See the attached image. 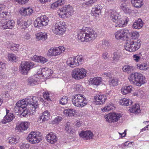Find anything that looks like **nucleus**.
Returning a JSON list of instances; mask_svg holds the SVG:
<instances>
[{
  "instance_id": "nucleus-1",
  "label": "nucleus",
  "mask_w": 149,
  "mask_h": 149,
  "mask_svg": "<svg viewBox=\"0 0 149 149\" xmlns=\"http://www.w3.org/2000/svg\"><path fill=\"white\" fill-rule=\"evenodd\" d=\"M97 34L92 29L89 27H83L80 30L77 34V38L81 42H88L94 40Z\"/></svg>"
},
{
  "instance_id": "nucleus-2",
  "label": "nucleus",
  "mask_w": 149,
  "mask_h": 149,
  "mask_svg": "<svg viewBox=\"0 0 149 149\" xmlns=\"http://www.w3.org/2000/svg\"><path fill=\"white\" fill-rule=\"evenodd\" d=\"M145 77L142 74L136 72L131 74L128 77L130 82L136 86H141L145 83Z\"/></svg>"
},
{
  "instance_id": "nucleus-3",
  "label": "nucleus",
  "mask_w": 149,
  "mask_h": 149,
  "mask_svg": "<svg viewBox=\"0 0 149 149\" xmlns=\"http://www.w3.org/2000/svg\"><path fill=\"white\" fill-rule=\"evenodd\" d=\"M118 14L115 11L111 10L110 17L111 20L115 22V26L116 27H122L126 26L128 21L127 19L123 20L118 16Z\"/></svg>"
},
{
  "instance_id": "nucleus-4",
  "label": "nucleus",
  "mask_w": 149,
  "mask_h": 149,
  "mask_svg": "<svg viewBox=\"0 0 149 149\" xmlns=\"http://www.w3.org/2000/svg\"><path fill=\"white\" fill-rule=\"evenodd\" d=\"M141 43L140 40L134 41L133 40H127L124 45L125 50L130 52H135L139 49Z\"/></svg>"
},
{
  "instance_id": "nucleus-5",
  "label": "nucleus",
  "mask_w": 149,
  "mask_h": 149,
  "mask_svg": "<svg viewBox=\"0 0 149 149\" xmlns=\"http://www.w3.org/2000/svg\"><path fill=\"white\" fill-rule=\"evenodd\" d=\"M26 102L24 101H19L17 102L14 108L15 111L16 113H19L22 116L26 117L28 114H31V113L26 110Z\"/></svg>"
},
{
  "instance_id": "nucleus-6",
  "label": "nucleus",
  "mask_w": 149,
  "mask_h": 149,
  "mask_svg": "<svg viewBox=\"0 0 149 149\" xmlns=\"http://www.w3.org/2000/svg\"><path fill=\"white\" fill-rule=\"evenodd\" d=\"M72 104L75 106L82 107L87 104L86 99L80 94H76L73 95L72 98Z\"/></svg>"
},
{
  "instance_id": "nucleus-7",
  "label": "nucleus",
  "mask_w": 149,
  "mask_h": 149,
  "mask_svg": "<svg viewBox=\"0 0 149 149\" xmlns=\"http://www.w3.org/2000/svg\"><path fill=\"white\" fill-rule=\"evenodd\" d=\"M66 30V25L65 23L62 21H57L52 30L54 33L58 35H63Z\"/></svg>"
},
{
  "instance_id": "nucleus-8",
  "label": "nucleus",
  "mask_w": 149,
  "mask_h": 149,
  "mask_svg": "<svg viewBox=\"0 0 149 149\" xmlns=\"http://www.w3.org/2000/svg\"><path fill=\"white\" fill-rule=\"evenodd\" d=\"M87 71L83 68H76L72 72V78L75 79L79 80L83 79L86 76Z\"/></svg>"
},
{
  "instance_id": "nucleus-9",
  "label": "nucleus",
  "mask_w": 149,
  "mask_h": 149,
  "mask_svg": "<svg viewBox=\"0 0 149 149\" xmlns=\"http://www.w3.org/2000/svg\"><path fill=\"white\" fill-rule=\"evenodd\" d=\"M27 139L32 144L38 143L42 139L40 133L36 131L31 132Z\"/></svg>"
},
{
  "instance_id": "nucleus-10",
  "label": "nucleus",
  "mask_w": 149,
  "mask_h": 149,
  "mask_svg": "<svg viewBox=\"0 0 149 149\" xmlns=\"http://www.w3.org/2000/svg\"><path fill=\"white\" fill-rule=\"evenodd\" d=\"M60 11L59 15L62 18L66 17L67 13L70 15H71L74 13L73 7L70 5L63 7L60 9Z\"/></svg>"
},
{
  "instance_id": "nucleus-11",
  "label": "nucleus",
  "mask_w": 149,
  "mask_h": 149,
  "mask_svg": "<svg viewBox=\"0 0 149 149\" xmlns=\"http://www.w3.org/2000/svg\"><path fill=\"white\" fill-rule=\"evenodd\" d=\"M34 65V63L32 62L27 61L22 62L20 68L21 72L24 74H27L28 71L33 68Z\"/></svg>"
},
{
  "instance_id": "nucleus-12",
  "label": "nucleus",
  "mask_w": 149,
  "mask_h": 149,
  "mask_svg": "<svg viewBox=\"0 0 149 149\" xmlns=\"http://www.w3.org/2000/svg\"><path fill=\"white\" fill-rule=\"evenodd\" d=\"M121 117L120 113H110L104 116L106 120L109 123L117 122Z\"/></svg>"
},
{
  "instance_id": "nucleus-13",
  "label": "nucleus",
  "mask_w": 149,
  "mask_h": 149,
  "mask_svg": "<svg viewBox=\"0 0 149 149\" xmlns=\"http://www.w3.org/2000/svg\"><path fill=\"white\" fill-rule=\"evenodd\" d=\"M22 101H24L25 102H26V105L29 104L30 106L33 107L34 111L38 107V98L35 97H30L28 98L23 99Z\"/></svg>"
},
{
  "instance_id": "nucleus-14",
  "label": "nucleus",
  "mask_w": 149,
  "mask_h": 149,
  "mask_svg": "<svg viewBox=\"0 0 149 149\" xmlns=\"http://www.w3.org/2000/svg\"><path fill=\"white\" fill-rule=\"evenodd\" d=\"M128 31L127 29H121L118 30L114 34L115 38L118 40H124L127 37Z\"/></svg>"
},
{
  "instance_id": "nucleus-15",
  "label": "nucleus",
  "mask_w": 149,
  "mask_h": 149,
  "mask_svg": "<svg viewBox=\"0 0 149 149\" xmlns=\"http://www.w3.org/2000/svg\"><path fill=\"white\" fill-rule=\"evenodd\" d=\"M80 137L85 140L92 139L93 137V134L90 130L82 131L79 134Z\"/></svg>"
},
{
  "instance_id": "nucleus-16",
  "label": "nucleus",
  "mask_w": 149,
  "mask_h": 149,
  "mask_svg": "<svg viewBox=\"0 0 149 149\" xmlns=\"http://www.w3.org/2000/svg\"><path fill=\"white\" fill-rule=\"evenodd\" d=\"M2 29H11L15 25V22L13 20L6 21L3 20L2 22Z\"/></svg>"
},
{
  "instance_id": "nucleus-17",
  "label": "nucleus",
  "mask_w": 149,
  "mask_h": 149,
  "mask_svg": "<svg viewBox=\"0 0 149 149\" xmlns=\"http://www.w3.org/2000/svg\"><path fill=\"white\" fill-rule=\"evenodd\" d=\"M94 98L96 102V104L97 105L104 104L107 99V97L105 95L101 94L96 95Z\"/></svg>"
},
{
  "instance_id": "nucleus-18",
  "label": "nucleus",
  "mask_w": 149,
  "mask_h": 149,
  "mask_svg": "<svg viewBox=\"0 0 149 149\" xmlns=\"http://www.w3.org/2000/svg\"><path fill=\"white\" fill-rule=\"evenodd\" d=\"M46 138L47 141L51 144L56 143L57 140L56 136L55 134L52 132H50L47 134Z\"/></svg>"
},
{
  "instance_id": "nucleus-19",
  "label": "nucleus",
  "mask_w": 149,
  "mask_h": 149,
  "mask_svg": "<svg viewBox=\"0 0 149 149\" xmlns=\"http://www.w3.org/2000/svg\"><path fill=\"white\" fill-rule=\"evenodd\" d=\"M102 7L100 5H97L94 6L91 10V14L93 16H97L99 15L101 12V10Z\"/></svg>"
},
{
  "instance_id": "nucleus-20",
  "label": "nucleus",
  "mask_w": 149,
  "mask_h": 149,
  "mask_svg": "<svg viewBox=\"0 0 149 149\" xmlns=\"http://www.w3.org/2000/svg\"><path fill=\"white\" fill-rule=\"evenodd\" d=\"M76 61L75 57H70L68 58L66 61L67 65L72 68H74L79 66V64Z\"/></svg>"
},
{
  "instance_id": "nucleus-21",
  "label": "nucleus",
  "mask_w": 149,
  "mask_h": 149,
  "mask_svg": "<svg viewBox=\"0 0 149 149\" xmlns=\"http://www.w3.org/2000/svg\"><path fill=\"white\" fill-rule=\"evenodd\" d=\"M50 117V114L47 110L44 111L40 116L38 121L40 122L45 121L49 119Z\"/></svg>"
},
{
  "instance_id": "nucleus-22",
  "label": "nucleus",
  "mask_w": 149,
  "mask_h": 149,
  "mask_svg": "<svg viewBox=\"0 0 149 149\" xmlns=\"http://www.w3.org/2000/svg\"><path fill=\"white\" fill-rule=\"evenodd\" d=\"M14 118L13 113H10L9 114L6 115L1 120L3 124H6L11 121Z\"/></svg>"
},
{
  "instance_id": "nucleus-23",
  "label": "nucleus",
  "mask_w": 149,
  "mask_h": 149,
  "mask_svg": "<svg viewBox=\"0 0 149 149\" xmlns=\"http://www.w3.org/2000/svg\"><path fill=\"white\" fill-rule=\"evenodd\" d=\"M29 125L28 122H22L21 123L16 127V130H20V131L26 130Z\"/></svg>"
},
{
  "instance_id": "nucleus-24",
  "label": "nucleus",
  "mask_w": 149,
  "mask_h": 149,
  "mask_svg": "<svg viewBox=\"0 0 149 149\" xmlns=\"http://www.w3.org/2000/svg\"><path fill=\"white\" fill-rule=\"evenodd\" d=\"M143 22L141 19H139L135 20L132 25L133 28L139 29L142 28L143 26Z\"/></svg>"
},
{
  "instance_id": "nucleus-25",
  "label": "nucleus",
  "mask_w": 149,
  "mask_h": 149,
  "mask_svg": "<svg viewBox=\"0 0 149 149\" xmlns=\"http://www.w3.org/2000/svg\"><path fill=\"white\" fill-rule=\"evenodd\" d=\"M123 1L124 2L121 3L120 5L121 8L125 13H130L131 12V10L128 7V4L126 3L127 1Z\"/></svg>"
},
{
  "instance_id": "nucleus-26",
  "label": "nucleus",
  "mask_w": 149,
  "mask_h": 149,
  "mask_svg": "<svg viewBox=\"0 0 149 149\" xmlns=\"http://www.w3.org/2000/svg\"><path fill=\"white\" fill-rule=\"evenodd\" d=\"M122 56L121 52L120 50H118L116 52H115L113 53V56L112 62L116 63L119 60Z\"/></svg>"
},
{
  "instance_id": "nucleus-27",
  "label": "nucleus",
  "mask_w": 149,
  "mask_h": 149,
  "mask_svg": "<svg viewBox=\"0 0 149 149\" xmlns=\"http://www.w3.org/2000/svg\"><path fill=\"white\" fill-rule=\"evenodd\" d=\"M129 110L130 112L135 114H137L141 111L139 105L136 104L130 108Z\"/></svg>"
},
{
  "instance_id": "nucleus-28",
  "label": "nucleus",
  "mask_w": 149,
  "mask_h": 149,
  "mask_svg": "<svg viewBox=\"0 0 149 149\" xmlns=\"http://www.w3.org/2000/svg\"><path fill=\"white\" fill-rule=\"evenodd\" d=\"M132 86H125L121 89V93L124 95H125L130 93L132 90Z\"/></svg>"
},
{
  "instance_id": "nucleus-29",
  "label": "nucleus",
  "mask_w": 149,
  "mask_h": 149,
  "mask_svg": "<svg viewBox=\"0 0 149 149\" xmlns=\"http://www.w3.org/2000/svg\"><path fill=\"white\" fill-rule=\"evenodd\" d=\"M102 81V79L100 77H96L94 78H91L90 79V82L91 84L95 85L98 86Z\"/></svg>"
},
{
  "instance_id": "nucleus-30",
  "label": "nucleus",
  "mask_w": 149,
  "mask_h": 149,
  "mask_svg": "<svg viewBox=\"0 0 149 149\" xmlns=\"http://www.w3.org/2000/svg\"><path fill=\"white\" fill-rule=\"evenodd\" d=\"M75 113V110L72 109H66L63 111L64 114L67 116H74Z\"/></svg>"
},
{
  "instance_id": "nucleus-31",
  "label": "nucleus",
  "mask_w": 149,
  "mask_h": 149,
  "mask_svg": "<svg viewBox=\"0 0 149 149\" xmlns=\"http://www.w3.org/2000/svg\"><path fill=\"white\" fill-rule=\"evenodd\" d=\"M119 103L122 105L128 106L131 105L132 102L130 100L123 98L120 100Z\"/></svg>"
},
{
  "instance_id": "nucleus-32",
  "label": "nucleus",
  "mask_w": 149,
  "mask_h": 149,
  "mask_svg": "<svg viewBox=\"0 0 149 149\" xmlns=\"http://www.w3.org/2000/svg\"><path fill=\"white\" fill-rule=\"evenodd\" d=\"M132 5L136 8H140L143 4V0H131Z\"/></svg>"
},
{
  "instance_id": "nucleus-33",
  "label": "nucleus",
  "mask_w": 149,
  "mask_h": 149,
  "mask_svg": "<svg viewBox=\"0 0 149 149\" xmlns=\"http://www.w3.org/2000/svg\"><path fill=\"white\" fill-rule=\"evenodd\" d=\"M134 67L131 65H124L122 68V70L123 72L130 73L134 70Z\"/></svg>"
},
{
  "instance_id": "nucleus-34",
  "label": "nucleus",
  "mask_w": 149,
  "mask_h": 149,
  "mask_svg": "<svg viewBox=\"0 0 149 149\" xmlns=\"http://www.w3.org/2000/svg\"><path fill=\"white\" fill-rule=\"evenodd\" d=\"M36 38L39 40H45L47 38L46 33L40 32L37 33L36 35Z\"/></svg>"
},
{
  "instance_id": "nucleus-35",
  "label": "nucleus",
  "mask_w": 149,
  "mask_h": 149,
  "mask_svg": "<svg viewBox=\"0 0 149 149\" xmlns=\"http://www.w3.org/2000/svg\"><path fill=\"white\" fill-rule=\"evenodd\" d=\"M42 76H45L48 77L52 74V71L51 69H48L47 68H42Z\"/></svg>"
},
{
  "instance_id": "nucleus-36",
  "label": "nucleus",
  "mask_w": 149,
  "mask_h": 149,
  "mask_svg": "<svg viewBox=\"0 0 149 149\" xmlns=\"http://www.w3.org/2000/svg\"><path fill=\"white\" fill-rule=\"evenodd\" d=\"M64 47L62 46H60L54 49V52L56 56L60 54L65 50Z\"/></svg>"
},
{
  "instance_id": "nucleus-37",
  "label": "nucleus",
  "mask_w": 149,
  "mask_h": 149,
  "mask_svg": "<svg viewBox=\"0 0 149 149\" xmlns=\"http://www.w3.org/2000/svg\"><path fill=\"white\" fill-rule=\"evenodd\" d=\"M35 79L34 76L29 77L28 79V84L32 86L36 85L37 83V80Z\"/></svg>"
},
{
  "instance_id": "nucleus-38",
  "label": "nucleus",
  "mask_w": 149,
  "mask_h": 149,
  "mask_svg": "<svg viewBox=\"0 0 149 149\" xmlns=\"http://www.w3.org/2000/svg\"><path fill=\"white\" fill-rule=\"evenodd\" d=\"M35 26L36 27H38L40 29L42 26H45L41 22L39 17H38L36 19L34 22Z\"/></svg>"
},
{
  "instance_id": "nucleus-39",
  "label": "nucleus",
  "mask_w": 149,
  "mask_h": 149,
  "mask_svg": "<svg viewBox=\"0 0 149 149\" xmlns=\"http://www.w3.org/2000/svg\"><path fill=\"white\" fill-rule=\"evenodd\" d=\"M137 68L141 70H145L148 68V65L146 63H142L137 65Z\"/></svg>"
},
{
  "instance_id": "nucleus-40",
  "label": "nucleus",
  "mask_w": 149,
  "mask_h": 149,
  "mask_svg": "<svg viewBox=\"0 0 149 149\" xmlns=\"http://www.w3.org/2000/svg\"><path fill=\"white\" fill-rule=\"evenodd\" d=\"M74 89L75 92L80 93L82 92L83 88L82 86L79 84H77L74 87Z\"/></svg>"
},
{
  "instance_id": "nucleus-41",
  "label": "nucleus",
  "mask_w": 149,
  "mask_h": 149,
  "mask_svg": "<svg viewBox=\"0 0 149 149\" xmlns=\"http://www.w3.org/2000/svg\"><path fill=\"white\" fill-rule=\"evenodd\" d=\"M114 107L113 104L112 103L108 104L105 107L102 109L103 111H109L113 109Z\"/></svg>"
},
{
  "instance_id": "nucleus-42",
  "label": "nucleus",
  "mask_w": 149,
  "mask_h": 149,
  "mask_svg": "<svg viewBox=\"0 0 149 149\" xmlns=\"http://www.w3.org/2000/svg\"><path fill=\"white\" fill-rule=\"evenodd\" d=\"M42 22L45 26L47 25L49 22L48 18L45 15L41 16L39 17Z\"/></svg>"
},
{
  "instance_id": "nucleus-43",
  "label": "nucleus",
  "mask_w": 149,
  "mask_h": 149,
  "mask_svg": "<svg viewBox=\"0 0 149 149\" xmlns=\"http://www.w3.org/2000/svg\"><path fill=\"white\" fill-rule=\"evenodd\" d=\"M68 97L66 96H64L60 100V104L63 105H64L68 103Z\"/></svg>"
},
{
  "instance_id": "nucleus-44",
  "label": "nucleus",
  "mask_w": 149,
  "mask_h": 149,
  "mask_svg": "<svg viewBox=\"0 0 149 149\" xmlns=\"http://www.w3.org/2000/svg\"><path fill=\"white\" fill-rule=\"evenodd\" d=\"M8 58L9 61H11L12 62H16V57L15 56V55L14 54H9L8 56Z\"/></svg>"
},
{
  "instance_id": "nucleus-45",
  "label": "nucleus",
  "mask_w": 149,
  "mask_h": 149,
  "mask_svg": "<svg viewBox=\"0 0 149 149\" xmlns=\"http://www.w3.org/2000/svg\"><path fill=\"white\" fill-rule=\"evenodd\" d=\"M109 85L111 86H114L118 85V80L117 79L113 78L109 81Z\"/></svg>"
},
{
  "instance_id": "nucleus-46",
  "label": "nucleus",
  "mask_w": 149,
  "mask_h": 149,
  "mask_svg": "<svg viewBox=\"0 0 149 149\" xmlns=\"http://www.w3.org/2000/svg\"><path fill=\"white\" fill-rule=\"evenodd\" d=\"M139 36V33L138 32L134 31L131 32V36L133 39H135L138 38Z\"/></svg>"
},
{
  "instance_id": "nucleus-47",
  "label": "nucleus",
  "mask_w": 149,
  "mask_h": 149,
  "mask_svg": "<svg viewBox=\"0 0 149 149\" xmlns=\"http://www.w3.org/2000/svg\"><path fill=\"white\" fill-rule=\"evenodd\" d=\"M19 45L14 43L11 45L10 49L13 51H17L19 49Z\"/></svg>"
},
{
  "instance_id": "nucleus-48",
  "label": "nucleus",
  "mask_w": 149,
  "mask_h": 149,
  "mask_svg": "<svg viewBox=\"0 0 149 149\" xmlns=\"http://www.w3.org/2000/svg\"><path fill=\"white\" fill-rule=\"evenodd\" d=\"M10 13L8 12H3L0 13V18L7 19Z\"/></svg>"
},
{
  "instance_id": "nucleus-49",
  "label": "nucleus",
  "mask_w": 149,
  "mask_h": 149,
  "mask_svg": "<svg viewBox=\"0 0 149 149\" xmlns=\"http://www.w3.org/2000/svg\"><path fill=\"white\" fill-rule=\"evenodd\" d=\"M47 55L49 56H56L54 52V49L51 48L49 50L47 53Z\"/></svg>"
},
{
  "instance_id": "nucleus-50",
  "label": "nucleus",
  "mask_w": 149,
  "mask_h": 149,
  "mask_svg": "<svg viewBox=\"0 0 149 149\" xmlns=\"http://www.w3.org/2000/svg\"><path fill=\"white\" fill-rule=\"evenodd\" d=\"M102 45V47L104 49L107 48L110 45V44L108 41L105 40L103 41Z\"/></svg>"
},
{
  "instance_id": "nucleus-51",
  "label": "nucleus",
  "mask_w": 149,
  "mask_h": 149,
  "mask_svg": "<svg viewBox=\"0 0 149 149\" xmlns=\"http://www.w3.org/2000/svg\"><path fill=\"white\" fill-rule=\"evenodd\" d=\"M22 38L26 40H29L31 38L29 34L25 32L23 33L22 35Z\"/></svg>"
},
{
  "instance_id": "nucleus-52",
  "label": "nucleus",
  "mask_w": 149,
  "mask_h": 149,
  "mask_svg": "<svg viewBox=\"0 0 149 149\" xmlns=\"http://www.w3.org/2000/svg\"><path fill=\"white\" fill-rule=\"evenodd\" d=\"M9 143L11 144L16 143V138L15 137H10L8 138Z\"/></svg>"
},
{
  "instance_id": "nucleus-53",
  "label": "nucleus",
  "mask_w": 149,
  "mask_h": 149,
  "mask_svg": "<svg viewBox=\"0 0 149 149\" xmlns=\"http://www.w3.org/2000/svg\"><path fill=\"white\" fill-rule=\"evenodd\" d=\"M75 58L76 60V61L78 63L79 65V63H81L83 60L82 57L81 56H77Z\"/></svg>"
},
{
  "instance_id": "nucleus-54",
  "label": "nucleus",
  "mask_w": 149,
  "mask_h": 149,
  "mask_svg": "<svg viewBox=\"0 0 149 149\" xmlns=\"http://www.w3.org/2000/svg\"><path fill=\"white\" fill-rule=\"evenodd\" d=\"M130 144L129 142H126L125 143L122 144L120 146H119L120 147L123 149H125L128 148Z\"/></svg>"
},
{
  "instance_id": "nucleus-55",
  "label": "nucleus",
  "mask_w": 149,
  "mask_h": 149,
  "mask_svg": "<svg viewBox=\"0 0 149 149\" xmlns=\"http://www.w3.org/2000/svg\"><path fill=\"white\" fill-rule=\"evenodd\" d=\"M65 130L68 132H71V127L69 123H67L65 125Z\"/></svg>"
},
{
  "instance_id": "nucleus-56",
  "label": "nucleus",
  "mask_w": 149,
  "mask_h": 149,
  "mask_svg": "<svg viewBox=\"0 0 149 149\" xmlns=\"http://www.w3.org/2000/svg\"><path fill=\"white\" fill-rule=\"evenodd\" d=\"M47 61V59L41 56H39V62L44 64Z\"/></svg>"
},
{
  "instance_id": "nucleus-57",
  "label": "nucleus",
  "mask_w": 149,
  "mask_h": 149,
  "mask_svg": "<svg viewBox=\"0 0 149 149\" xmlns=\"http://www.w3.org/2000/svg\"><path fill=\"white\" fill-rule=\"evenodd\" d=\"M6 68V65L5 63L2 62H0V73L3 70H5Z\"/></svg>"
},
{
  "instance_id": "nucleus-58",
  "label": "nucleus",
  "mask_w": 149,
  "mask_h": 149,
  "mask_svg": "<svg viewBox=\"0 0 149 149\" xmlns=\"http://www.w3.org/2000/svg\"><path fill=\"white\" fill-rule=\"evenodd\" d=\"M20 14L24 16H26V8H23L22 9L20 10Z\"/></svg>"
},
{
  "instance_id": "nucleus-59",
  "label": "nucleus",
  "mask_w": 149,
  "mask_h": 149,
  "mask_svg": "<svg viewBox=\"0 0 149 149\" xmlns=\"http://www.w3.org/2000/svg\"><path fill=\"white\" fill-rule=\"evenodd\" d=\"M49 93L48 92H45L43 94L44 97L48 101L51 100L50 98H49Z\"/></svg>"
},
{
  "instance_id": "nucleus-60",
  "label": "nucleus",
  "mask_w": 149,
  "mask_h": 149,
  "mask_svg": "<svg viewBox=\"0 0 149 149\" xmlns=\"http://www.w3.org/2000/svg\"><path fill=\"white\" fill-rule=\"evenodd\" d=\"M33 12L32 8H26V15H30Z\"/></svg>"
},
{
  "instance_id": "nucleus-61",
  "label": "nucleus",
  "mask_w": 149,
  "mask_h": 149,
  "mask_svg": "<svg viewBox=\"0 0 149 149\" xmlns=\"http://www.w3.org/2000/svg\"><path fill=\"white\" fill-rule=\"evenodd\" d=\"M97 1V0H90L86 2V4L89 6H91Z\"/></svg>"
},
{
  "instance_id": "nucleus-62",
  "label": "nucleus",
  "mask_w": 149,
  "mask_h": 149,
  "mask_svg": "<svg viewBox=\"0 0 149 149\" xmlns=\"http://www.w3.org/2000/svg\"><path fill=\"white\" fill-rule=\"evenodd\" d=\"M42 70V68L39 69L38 70L36 74V77L37 78L38 77H37V75H41L42 77H43L42 76V73H43Z\"/></svg>"
},
{
  "instance_id": "nucleus-63",
  "label": "nucleus",
  "mask_w": 149,
  "mask_h": 149,
  "mask_svg": "<svg viewBox=\"0 0 149 149\" xmlns=\"http://www.w3.org/2000/svg\"><path fill=\"white\" fill-rule=\"evenodd\" d=\"M8 88L10 89H13L15 88V84L14 83H10L8 85Z\"/></svg>"
},
{
  "instance_id": "nucleus-64",
  "label": "nucleus",
  "mask_w": 149,
  "mask_h": 149,
  "mask_svg": "<svg viewBox=\"0 0 149 149\" xmlns=\"http://www.w3.org/2000/svg\"><path fill=\"white\" fill-rule=\"evenodd\" d=\"M33 61L36 62H39V56H37L36 55L34 56L32 58Z\"/></svg>"
}]
</instances>
